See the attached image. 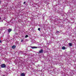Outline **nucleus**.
Segmentation results:
<instances>
[{"label": "nucleus", "instance_id": "nucleus-1", "mask_svg": "<svg viewBox=\"0 0 76 76\" xmlns=\"http://www.w3.org/2000/svg\"><path fill=\"white\" fill-rule=\"evenodd\" d=\"M1 67L2 68H4V67H6V66L5 64H2L1 65Z\"/></svg>", "mask_w": 76, "mask_h": 76}, {"label": "nucleus", "instance_id": "nucleus-2", "mask_svg": "<svg viewBox=\"0 0 76 76\" xmlns=\"http://www.w3.org/2000/svg\"><path fill=\"white\" fill-rule=\"evenodd\" d=\"M44 52V50L42 49H41L39 51V53H42Z\"/></svg>", "mask_w": 76, "mask_h": 76}, {"label": "nucleus", "instance_id": "nucleus-3", "mask_svg": "<svg viewBox=\"0 0 76 76\" xmlns=\"http://www.w3.org/2000/svg\"><path fill=\"white\" fill-rule=\"evenodd\" d=\"M31 48L32 49H34V48H37V47H36L35 46H33V47H31Z\"/></svg>", "mask_w": 76, "mask_h": 76}, {"label": "nucleus", "instance_id": "nucleus-4", "mask_svg": "<svg viewBox=\"0 0 76 76\" xmlns=\"http://www.w3.org/2000/svg\"><path fill=\"white\" fill-rule=\"evenodd\" d=\"M15 48H16V46L15 45H13L12 46V49H15Z\"/></svg>", "mask_w": 76, "mask_h": 76}, {"label": "nucleus", "instance_id": "nucleus-5", "mask_svg": "<svg viewBox=\"0 0 76 76\" xmlns=\"http://www.w3.org/2000/svg\"><path fill=\"white\" fill-rule=\"evenodd\" d=\"M21 76H25V75L24 73H22L21 75H20Z\"/></svg>", "mask_w": 76, "mask_h": 76}, {"label": "nucleus", "instance_id": "nucleus-6", "mask_svg": "<svg viewBox=\"0 0 76 76\" xmlns=\"http://www.w3.org/2000/svg\"><path fill=\"white\" fill-rule=\"evenodd\" d=\"M12 29H10L8 30V32L9 33H10L11 31H12Z\"/></svg>", "mask_w": 76, "mask_h": 76}, {"label": "nucleus", "instance_id": "nucleus-7", "mask_svg": "<svg viewBox=\"0 0 76 76\" xmlns=\"http://www.w3.org/2000/svg\"><path fill=\"white\" fill-rule=\"evenodd\" d=\"M69 45L70 47H71V46H72V43H69Z\"/></svg>", "mask_w": 76, "mask_h": 76}, {"label": "nucleus", "instance_id": "nucleus-8", "mask_svg": "<svg viewBox=\"0 0 76 76\" xmlns=\"http://www.w3.org/2000/svg\"><path fill=\"white\" fill-rule=\"evenodd\" d=\"M62 48L63 50H65L66 49V47L64 46H63Z\"/></svg>", "mask_w": 76, "mask_h": 76}, {"label": "nucleus", "instance_id": "nucleus-9", "mask_svg": "<svg viewBox=\"0 0 76 76\" xmlns=\"http://www.w3.org/2000/svg\"><path fill=\"white\" fill-rule=\"evenodd\" d=\"M28 35H26L25 36V38H28Z\"/></svg>", "mask_w": 76, "mask_h": 76}, {"label": "nucleus", "instance_id": "nucleus-10", "mask_svg": "<svg viewBox=\"0 0 76 76\" xmlns=\"http://www.w3.org/2000/svg\"><path fill=\"white\" fill-rule=\"evenodd\" d=\"M38 31H41V28H38Z\"/></svg>", "mask_w": 76, "mask_h": 76}, {"label": "nucleus", "instance_id": "nucleus-11", "mask_svg": "<svg viewBox=\"0 0 76 76\" xmlns=\"http://www.w3.org/2000/svg\"><path fill=\"white\" fill-rule=\"evenodd\" d=\"M23 39H21V42H23Z\"/></svg>", "mask_w": 76, "mask_h": 76}, {"label": "nucleus", "instance_id": "nucleus-12", "mask_svg": "<svg viewBox=\"0 0 76 76\" xmlns=\"http://www.w3.org/2000/svg\"><path fill=\"white\" fill-rule=\"evenodd\" d=\"M26 3V2H25H25H23V4H25V3Z\"/></svg>", "mask_w": 76, "mask_h": 76}, {"label": "nucleus", "instance_id": "nucleus-13", "mask_svg": "<svg viewBox=\"0 0 76 76\" xmlns=\"http://www.w3.org/2000/svg\"><path fill=\"white\" fill-rule=\"evenodd\" d=\"M0 43H2V42L1 41V40H0Z\"/></svg>", "mask_w": 76, "mask_h": 76}, {"label": "nucleus", "instance_id": "nucleus-14", "mask_svg": "<svg viewBox=\"0 0 76 76\" xmlns=\"http://www.w3.org/2000/svg\"><path fill=\"white\" fill-rule=\"evenodd\" d=\"M57 33H59V31H57Z\"/></svg>", "mask_w": 76, "mask_h": 76}, {"label": "nucleus", "instance_id": "nucleus-15", "mask_svg": "<svg viewBox=\"0 0 76 76\" xmlns=\"http://www.w3.org/2000/svg\"><path fill=\"white\" fill-rule=\"evenodd\" d=\"M1 17H0V20H1Z\"/></svg>", "mask_w": 76, "mask_h": 76}, {"label": "nucleus", "instance_id": "nucleus-16", "mask_svg": "<svg viewBox=\"0 0 76 76\" xmlns=\"http://www.w3.org/2000/svg\"><path fill=\"white\" fill-rule=\"evenodd\" d=\"M0 2H1V1L0 0Z\"/></svg>", "mask_w": 76, "mask_h": 76}]
</instances>
